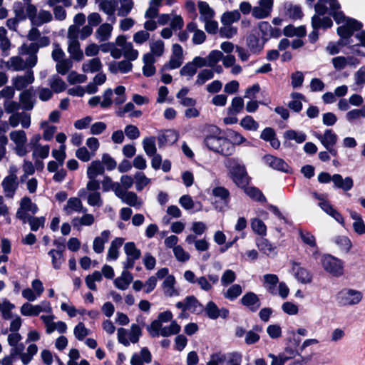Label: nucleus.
<instances>
[{"label":"nucleus","instance_id":"nucleus-28","mask_svg":"<svg viewBox=\"0 0 365 365\" xmlns=\"http://www.w3.org/2000/svg\"><path fill=\"white\" fill-rule=\"evenodd\" d=\"M152 360V356L150 351L144 347L139 354H134L130 359L131 365H143L144 363H150Z\"/></svg>","mask_w":365,"mask_h":365},{"label":"nucleus","instance_id":"nucleus-45","mask_svg":"<svg viewBox=\"0 0 365 365\" xmlns=\"http://www.w3.org/2000/svg\"><path fill=\"white\" fill-rule=\"evenodd\" d=\"M256 245L261 252L268 256L275 253V247H274L267 239L262 237L256 240Z\"/></svg>","mask_w":365,"mask_h":365},{"label":"nucleus","instance_id":"nucleus-38","mask_svg":"<svg viewBox=\"0 0 365 365\" xmlns=\"http://www.w3.org/2000/svg\"><path fill=\"white\" fill-rule=\"evenodd\" d=\"M134 6L133 0H118V6H116L117 15L118 16H127Z\"/></svg>","mask_w":365,"mask_h":365},{"label":"nucleus","instance_id":"nucleus-20","mask_svg":"<svg viewBox=\"0 0 365 365\" xmlns=\"http://www.w3.org/2000/svg\"><path fill=\"white\" fill-rule=\"evenodd\" d=\"M265 41L255 34H250L246 39V44L250 53L253 54H259L263 49Z\"/></svg>","mask_w":365,"mask_h":365},{"label":"nucleus","instance_id":"nucleus-31","mask_svg":"<svg viewBox=\"0 0 365 365\" xmlns=\"http://www.w3.org/2000/svg\"><path fill=\"white\" fill-rule=\"evenodd\" d=\"M110 232L109 230H104L101 233L100 236L94 238L93 243V249L96 253H102L104 250V245L110 237Z\"/></svg>","mask_w":365,"mask_h":365},{"label":"nucleus","instance_id":"nucleus-52","mask_svg":"<svg viewBox=\"0 0 365 365\" xmlns=\"http://www.w3.org/2000/svg\"><path fill=\"white\" fill-rule=\"evenodd\" d=\"M241 18L240 13L238 10L225 12L221 16V23L222 24L232 25L233 23L238 21Z\"/></svg>","mask_w":365,"mask_h":365},{"label":"nucleus","instance_id":"nucleus-41","mask_svg":"<svg viewBox=\"0 0 365 365\" xmlns=\"http://www.w3.org/2000/svg\"><path fill=\"white\" fill-rule=\"evenodd\" d=\"M350 217L354 220V230L359 235L365 234V224L360 214L355 211L349 212Z\"/></svg>","mask_w":365,"mask_h":365},{"label":"nucleus","instance_id":"nucleus-55","mask_svg":"<svg viewBox=\"0 0 365 365\" xmlns=\"http://www.w3.org/2000/svg\"><path fill=\"white\" fill-rule=\"evenodd\" d=\"M145 153L148 156H152L157 153V148L155 145V138L153 136L147 137L143 139L142 142Z\"/></svg>","mask_w":365,"mask_h":365},{"label":"nucleus","instance_id":"nucleus-43","mask_svg":"<svg viewBox=\"0 0 365 365\" xmlns=\"http://www.w3.org/2000/svg\"><path fill=\"white\" fill-rule=\"evenodd\" d=\"M185 309L195 314H200L203 311V306L194 296L185 297Z\"/></svg>","mask_w":365,"mask_h":365},{"label":"nucleus","instance_id":"nucleus-23","mask_svg":"<svg viewBox=\"0 0 365 365\" xmlns=\"http://www.w3.org/2000/svg\"><path fill=\"white\" fill-rule=\"evenodd\" d=\"M230 174L233 181L237 186L244 187L248 185L249 177L244 165L232 171Z\"/></svg>","mask_w":365,"mask_h":365},{"label":"nucleus","instance_id":"nucleus-32","mask_svg":"<svg viewBox=\"0 0 365 365\" xmlns=\"http://www.w3.org/2000/svg\"><path fill=\"white\" fill-rule=\"evenodd\" d=\"M123 238L116 237L110 243L108 250L107 260H116L119 256V249L123 243Z\"/></svg>","mask_w":365,"mask_h":365},{"label":"nucleus","instance_id":"nucleus-40","mask_svg":"<svg viewBox=\"0 0 365 365\" xmlns=\"http://www.w3.org/2000/svg\"><path fill=\"white\" fill-rule=\"evenodd\" d=\"M113 26L109 24H103L96 31V38L100 42L108 40L111 36Z\"/></svg>","mask_w":365,"mask_h":365},{"label":"nucleus","instance_id":"nucleus-44","mask_svg":"<svg viewBox=\"0 0 365 365\" xmlns=\"http://www.w3.org/2000/svg\"><path fill=\"white\" fill-rule=\"evenodd\" d=\"M118 6V0H103L100 4L101 9L110 16H113V21H115L114 13Z\"/></svg>","mask_w":365,"mask_h":365},{"label":"nucleus","instance_id":"nucleus-34","mask_svg":"<svg viewBox=\"0 0 365 365\" xmlns=\"http://www.w3.org/2000/svg\"><path fill=\"white\" fill-rule=\"evenodd\" d=\"M150 52L145 54H150L153 58L160 57L165 51L164 42L160 39L153 40L149 43Z\"/></svg>","mask_w":365,"mask_h":365},{"label":"nucleus","instance_id":"nucleus-25","mask_svg":"<svg viewBox=\"0 0 365 365\" xmlns=\"http://www.w3.org/2000/svg\"><path fill=\"white\" fill-rule=\"evenodd\" d=\"M332 182L334 187L341 189L344 191H349L354 186V181L351 177H346L344 179L339 174L332 175Z\"/></svg>","mask_w":365,"mask_h":365},{"label":"nucleus","instance_id":"nucleus-63","mask_svg":"<svg viewBox=\"0 0 365 365\" xmlns=\"http://www.w3.org/2000/svg\"><path fill=\"white\" fill-rule=\"evenodd\" d=\"M49 85L55 93H61L66 87L65 82L58 76H53L49 79Z\"/></svg>","mask_w":365,"mask_h":365},{"label":"nucleus","instance_id":"nucleus-30","mask_svg":"<svg viewBox=\"0 0 365 365\" xmlns=\"http://www.w3.org/2000/svg\"><path fill=\"white\" fill-rule=\"evenodd\" d=\"M81 217H76L72 219L71 224L73 227L80 230L82 226H91L95 222V217L92 214L83 212Z\"/></svg>","mask_w":365,"mask_h":365},{"label":"nucleus","instance_id":"nucleus-21","mask_svg":"<svg viewBox=\"0 0 365 365\" xmlns=\"http://www.w3.org/2000/svg\"><path fill=\"white\" fill-rule=\"evenodd\" d=\"M37 27L33 26L27 34V38L29 41H36L30 44H38L39 48L48 46L50 44V38L47 36H41V32Z\"/></svg>","mask_w":365,"mask_h":365},{"label":"nucleus","instance_id":"nucleus-22","mask_svg":"<svg viewBox=\"0 0 365 365\" xmlns=\"http://www.w3.org/2000/svg\"><path fill=\"white\" fill-rule=\"evenodd\" d=\"M292 271L298 282L302 284H308L312 281L311 273L305 268L302 267L297 262L292 263Z\"/></svg>","mask_w":365,"mask_h":365},{"label":"nucleus","instance_id":"nucleus-6","mask_svg":"<svg viewBox=\"0 0 365 365\" xmlns=\"http://www.w3.org/2000/svg\"><path fill=\"white\" fill-rule=\"evenodd\" d=\"M315 137L331 155L336 156L337 151L334 147L338 140V136L331 129H327L323 134L317 133Z\"/></svg>","mask_w":365,"mask_h":365},{"label":"nucleus","instance_id":"nucleus-35","mask_svg":"<svg viewBox=\"0 0 365 365\" xmlns=\"http://www.w3.org/2000/svg\"><path fill=\"white\" fill-rule=\"evenodd\" d=\"M133 281V276L130 272L127 270L123 271L121 275L114 280L115 286L121 290H125Z\"/></svg>","mask_w":365,"mask_h":365},{"label":"nucleus","instance_id":"nucleus-26","mask_svg":"<svg viewBox=\"0 0 365 365\" xmlns=\"http://www.w3.org/2000/svg\"><path fill=\"white\" fill-rule=\"evenodd\" d=\"M175 279L173 275H168L162 284L163 293L166 297H172L179 295V291L175 288Z\"/></svg>","mask_w":365,"mask_h":365},{"label":"nucleus","instance_id":"nucleus-11","mask_svg":"<svg viewBox=\"0 0 365 365\" xmlns=\"http://www.w3.org/2000/svg\"><path fill=\"white\" fill-rule=\"evenodd\" d=\"M1 186L5 196L9 198H12L19 187L18 178L16 173H11L9 175L5 177L2 180Z\"/></svg>","mask_w":365,"mask_h":365},{"label":"nucleus","instance_id":"nucleus-37","mask_svg":"<svg viewBox=\"0 0 365 365\" xmlns=\"http://www.w3.org/2000/svg\"><path fill=\"white\" fill-rule=\"evenodd\" d=\"M102 68V63L98 58H93L86 61L82 65V70L84 73H93L98 72Z\"/></svg>","mask_w":365,"mask_h":365},{"label":"nucleus","instance_id":"nucleus-29","mask_svg":"<svg viewBox=\"0 0 365 365\" xmlns=\"http://www.w3.org/2000/svg\"><path fill=\"white\" fill-rule=\"evenodd\" d=\"M30 5H34L31 2L29 1H16L14 4L13 11L15 16L18 17L20 20H26L29 19V14L27 11V8Z\"/></svg>","mask_w":365,"mask_h":365},{"label":"nucleus","instance_id":"nucleus-36","mask_svg":"<svg viewBox=\"0 0 365 365\" xmlns=\"http://www.w3.org/2000/svg\"><path fill=\"white\" fill-rule=\"evenodd\" d=\"M143 61L144 66L143 67V75L146 77H150L155 73V67L154 63H155V58H153L150 54H144L143 56Z\"/></svg>","mask_w":365,"mask_h":365},{"label":"nucleus","instance_id":"nucleus-51","mask_svg":"<svg viewBox=\"0 0 365 365\" xmlns=\"http://www.w3.org/2000/svg\"><path fill=\"white\" fill-rule=\"evenodd\" d=\"M179 203L185 210L195 208V211H199L202 209V205L200 202L195 203L188 195H182L179 200Z\"/></svg>","mask_w":365,"mask_h":365},{"label":"nucleus","instance_id":"nucleus-61","mask_svg":"<svg viewBox=\"0 0 365 365\" xmlns=\"http://www.w3.org/2000/svg\"><path fill=\"white\" fill-rule=\"evenodd\" d=\"M242 292V287L240 284H235L230 286L227 290L223 293L225 298L233 301L237 299Z\"/></svg>","mask_w":365,"mask_h":365},{"label":"nucleus","instance_id":"nucleus-47","mask_svg":"<svg viewBox=\"0 0 365 365\" xmlns=\"http://www.w3.org/2000/svg\"><path fill=\"white\" fill-rule=\"evenodd\" d=\"M198 8L200 14V19L202 21H208L213 18L215 12L207 2L200 1Z\"/></svg>","mask_w":365,"mask_h":365},{"label":"nucleus","instance_id":"nucleus-56","mask_svg":"<svg viewBox=\"0 0 365 365\" xmlns=\"http://www.w3.org/2000/svg\"><path fill=\"white\" fill-rule=\"evenodd\" d=\"M103 190L104 192H108L109 190H113L116 195L117 193L121 189L120 184L119 182H113L111 178L108 176H105L103 181L101 182Z\"/></svg>","mask_w":365,"mask_h":365},{"label":"nucleus","instance_id":"nucleus-3","mask_svg":"<svg viewBox=\"0 0 365 365\" xmlns=\"http://www.w3.org/2000/svg\"><path fill=\"white\" fill-rule=\"evenodd\" d=\"M362 297V293L358 290L344 289L338 292L336 300L341 306H351L359 304Z\"/></svg>","mask_w":365,"mask_h":365},{"label":"nucleus","instance_id":"nucleus-16","mask_svg":"<svg viewBox=\"0 0 365 365\" xmlns=\"http://www.w3.org/2000/svg\"><path fill=\"white\" fill-rule=\"evenodd\" d=\"M34 81V72L28 70L24 75L16 76L11 79L14 87L21 91L26 88L29 85L31 84Z\"/></svg>","mask_w":365,"mask_h":365},{"label":"nucleus","instance_id":"nucleus-5","mask_svg":"<svg viewBox=\"0 0 365 365\" xmlns=\"http://www.w3.org/2000/svg\"><path fill=\"white\" fill-rule=\"evenodd\" d=\"M9 138L15 144L14 150L17 155L20 157L25 156L28 153L26 147L27 136L23 130H13L9 133Z\"/></svg>","mask_w":365,"mask_h":365},{"label":"nucleus","instance_id":"nucleus-64","mask_svg":"<svg viewBox=\"0 0 365 365\" xmlns=\"http://www.w3.org/2000/svg\"><path fill=\"white\" fill-rule=\"evenodd\" d=\"M213 76L214 71L212 70L203 69L197 74L195 84L197 86H202L205 84L207 81L212 79Z\"/></svg>","mask_w":365,"mask_h":365},{"label":"nucleus","instance_id":"nucleus-15","mask_svg":"<svg viewBox=\"0 0 365 365\" xmlns=\"http://www.w3.org/2000/svg\"><path fill=\"white\" fill-rule=\"evenodd\" d=\"M240 303L252 312H257L261 306L259 297L252 292L245 294L240 299Z\"/></svg>","mask_w":365,"mask_h":365},{"label":"nucleus","instance_id":"nucleus-59","mask_svg":"<svg viewBox=\"0 0 365 365\" xmlns=\"http://www.w3.org/2000/svg\"><path fill=\"white\" fill-rule=\"evenodd\" d=\"M180 331V326L176 321H172L168 326L162 327L160 336L166 337L173 334H177Z\"/></svg>","mask_w":365,"mask_h":365},{"label":"nucleus","instance_id":"nucleus-49","mask_svg":"<svg viewBox=\"0 0 365 365\" xmlns=\"http://www.w3.org/2000/svg\"><path fill=\"white\" fill-rule=\"evenodd\" d=\"M332 24V21L329 17L320 18L319 16L314 15L312 19V26L315 30H318L320 28H330Z\"/></svg>","mask_w":365,"mask_h":365},{"label":"nucleus","instance_id":"nucleus-39","mask_svg":"<svg viewBox=\"0 0 365 365\" xmlns=\"http://www.w3.org/2000/svg\"><path fill=\"white\" fill-rule=\"evenodd\" d=\"M8 69L14 71H21L26 69V63L19 56L10 58L6 63Z\"/></svg>","mask_w":365,"mask_h":365},{"label":"nucleus","instance_id":"nucleus-46","mask_svg":"<svg viewBox=\"0 0 365 365\" xmlns=\"http://www.w3.org/2000/svg\"><path fill=\"white\" fill-rule=\"evenodd\" d=\"M284 138L288 140H294L297 143H302L307 140V135L302 131L291 129L284 133Z\"/></svg>","mask_w":365,"mask_h":365},{"label":"nucleus","instance_id":"nucleus-50","mask_svg":"<svg viewBox=\"0 0 365 365\" xmlns=\"http://www.w3.org/2000/svg\"><path fill=\"white\" fill-rule=\"evenodd\" d=\"M68 52L70 53L71 57L76 61H80L83 57V53L80 48L79 41H68Z\"/></svg>","mask_w":365,"mask_h":365},{"label":"nucleus","instance_id":"nucleus-9","mask_svg":"<svg viewBox=\"0 0 365 365\" xmlns=\"http://www.w3.org/2000/svg\"><path fill=\"white\" fill-rule=\"evenodd\" d=\"M39 49L38 44H26L24 43L19 48V53L21 55H28V58L24 61L26 63V68H32L37 63V56Z\"/></svg>","mask_w":365,"mask_h":365},{"label":"nucleus","instance_id":"nucleus-33","mask_svg":"<svg viewBox=\"0 0 365 365\" xmlns=\"http://www.w3.org/2000/svg\"><path fill=\"white\" fill-rule=\"evenodd\" d=\"M318 205L329 215L335 219L340 224H344V218L336 210L333 206L327 201L322 200L319 202Z\"/></svg>","mask_w":365,"mask_h":365},{"label":"nucleus","instance_id":"nucleus-60","mask_svg":"<svg viewBox=\"0 0 365 365\" xmlns=\"http://www.w3.org/2000/svg\"><path fill=\"white\" fill-rule=\"evenodd\" d=\"M20 103L22 104V107L26 110H30L34 107L32 101L31 93L29 90L23 91L19 96Z\"/></svg>","mask_w":365,"mask_h":365},{"label":"nucleus","instance_id":"nucleus-53","mask_svg":"<svg viewBox=\"0 0 365 365\" xmlns=\"http://www.w3.org/2000/svg\"><path fill=\"white\" fill-rule=\"evenodd\" d=\"M11 45V41L7 37L6 30L4 27H0V48L3 56H8Z\"/></svg>","mask_w":365,"mask_h":365},{"label":"nucleus","instance_id":"nucleus-8","mask_svg":"<svg viewBox=\"0 0 365 365\" xmlns=\"http://www.w3.org/2000/svg\"><path fill=\"white\" fill-rule=\"evenodd\" d=\"M212 195L217 198L214 202L215 208L222 211L225 207L227 206L230 202V192L224 187H216L212 190Z\"/></svg>","mask_w":365,"mask_h":365},{"label":"nucleus","instance_id":"nucleus-12","mask_svg":"<svg viewBox=\"0 0 365 365\" xmlns=\"http://www.w3.org/2000/svg\"><path fill=\"white\" fill-rule=\"evenodd\" d=\"M203 310L207 317L210 319H217L219 317L225 319L229 317L230 314L227 308L222 307L220 309L217 304L212 301L207 302L206 306L203 307Z\"/></svg>","mask_w":365,"mask_h":365},{"label":"nucleus","instance_id":"nucleus-54","mask_svg":"<svg viewBox=\"0 0 365 365\" xmlns=\"http://www.w3.org/2000/svg\"><path fill=\"white\" fill-rule=\"evenodd\" d=\"M124 252L127 255V257L131 258L133 259H138L140 257L141 252L139 249H138L133 242H127L124 245L123 247Z\"/></svg>","mask_w":365,"mask_h":365},{"label":"nucleus","instance_id":"nucleus-24","mask_svg":"<svg viewBox=\"0 0 365 365\" xmlns=\"http://www.w3.org/2000/svg\"><path fill=\"white\" fill-rule=\"evenodd\" d=\"M186 30L188 32L193 33V36L192 38V42L195 45H200L205 42L206 40V34L205 33L197 29V26L195 22H190L186 26Z\"/></svg>","mask_w":365,"mask_h":365},{"label":"nucleus","instance_id":"nucleus-17","mask_svg":"<svg viewBox=\"0 0 365 365\" xmlns=\"http://www.w3.org/2000/svg\"><path fill=\"white\" fill-rule=\"evenodd\" d=\"M20 123L24 128H29L31 125L30 114L17 111L9 118V123L12 128H16Z\"/></svg>","mask_w":365,"mask_h":365},{"label":"nucleus","instance_id":"nucleus-27","mask_svg":"<svg viewBox=\"0 0 365 365\" xmlns=\"http://www.w3.org/2000/svg\"><path fill=\"white\" fill-rule=\"evenodd\" d=\"M279 283V278L276 274H266L263 276V286L265 289L272 295L277 294L276 287Z\"/></svg>","mask_w":365,"mask_h":365},{"label":"nucleus","instance_id":"nucleus-19","mask_svg":"<svg viewBox=\"0 0 365 365\" xmlns=\"http://www.w3.org/2000/svg\"><path fill=\"white\" fill-rule=\"evenodd\" d=\"M264 163L270 168L284 173L289 172V166L282 159L273 156L272 155H266L263 158Z\"/></svg>","mask_w":365,"mask_h":365},{"label":"nucleus","instance_id":"nucleus-1","mask_svg":"<svg viewBox=\"0 0 365 365\" xmlns=\"http://www.w3.org/2000/svg\"><path fill=\"white\" fill-rule=\"evenodd\" d=\"M212 134L207 135L204 139V143L210 150L225 156L231 155L235 151V146L230 140L220 136V130L216 126H211Z\"/></svg>","mask_w":365,"mask_h":365},{"label":"nucleus","instance_id":"nucleus-48","mask_svg":"<svg viewBox=\"0 0 365 365\" xmlns=\"http://www.w3.org/2000/svg\"><path fill=\"white\" fill-rule=\"evenodd\" d=\"M48 255L51 258L53 267L56 269H59L62 264L65 262L63 250H51Z\"/></svg>","mask_w":365,"mask_h":365},{"label":"nucleus","instance_id":"nucleus-42","mask_svg":"<svg viewBox=\"0 0 365 365\" xmlns=\"http://www.w3.org/2000/svg\"><path fill=\"white\" fill-rule=\"evenodd\" d=\"M104 167L99 160L93 161L87 169L88 178H96L104 173Z\"/></svg>","mask_w":365,"mask_h":365},{"label":"nucleus","instance_id":"nucleus-57","mask_svg":"<svg viewBox=\"0 0 365 365\" xmlns=\"http://www.w3.org/2000/svg\"><path fill=\"white\" fill-rule=\"evenodd\" d=\"M244 101L241 97H235L231 102V105L227 108L230 115H237L240 113L244 108Z\"/></svg>","mask_w":365,"mask_h":365},{"label":"nucleus","instance_id":"nucleus-4","mask_svg":"<svg viewBox=\"0 0 365 365\" xmlns=\"http://www.w3.org/2000/svg\"><path fill=\"white\" fill-rule=\"evenodd\" d=\"M322 264L326 272L334 277H339L344 272V263L338 258L325 255L322 258Z\"/></svg>","mask_w":365,"mask_h":365},{"label":"nucleus","instance_id":"nucleus-62","mask_svg":"<svg viewBox=\"0 0 365 365\" xmlns=\"http://www.w3.org/2000/svg\"><path fill=\"white\" fill-rule=\"evenodd\" d=\"M291 98L292 100L288 104L289 108L295 112H299L302 108L301 100L304 98V96L299 93H292Z\"/></svg>","mask_w":365,"mask_h":365},{"label":"nucleus","instance_id":"nucleus-18","mask_svg":"<svg viewBox=\"0 0 365 365\" xmlns=\"http://www.w3.org/2000/svg\"><path fill=\"white\" fill-rule=\"evenodd\" d=\"M63 212L67 215H71L73 212H86L87 209L83 205V203L79 197H70L63 208Z\"/></svg>","mask_w":365,"mask_h":365},{"label":"nucleus","instance_id":"nucleus-13","mask_svg":"<svg viewBox=\"0 0 365 365\" xmlns=\"http://www.w3.org/2000/svg\"><path fill=\"white\" fill-rule=\"evenodd\" d=\"M116 196L120 198L123 202L135 208H140L143 204V200L140 199L134 192L125 191L122 187L117 193Z\"/></svg>","mask_w":365,"mask_h":365},{"label":"nucleus","instance_id":"nucleus-7","mask_svg":"<svg viewBox=\"0 0 365 365\" xmlns=\"http://www.w3.org/2000/svg\"><path fill=\"white\" fill-rule=\"evenodd\" d=\"M41 312L52 313V307L47 301H43L40 304L33 305L30 303H24L21 307V313L24 316H37Z\"/></svg>","mask_w":365,"mask_h":365},{"label":"nucleus","instance_id":"nucleus-58","mask_svg":"<svg viewBox=\"0 0 365 365\" xmlns=\"http://www.w3.org/2000/svg\"><path fill=\"white\" fill-rule=\"evenodd\" d=\"M15 307L14 304H11L8 299H3L0 302V312L3 319L7 320L10 319L12 317L11 310Z\"/></svg>","mask_w":365,"mask_h":365},{"label":"nucleus","instance_id":"nucleus-10","mask_svg":"<svg viewBox=\"0 0 365 365\" xmlns=\"http://www.w3.org/2000/svg\"><path fill=\"white\" fill-rule=\"evenodd\" d=\"M362 24L354 19H348L344 25L338 27L337 34L341 38L349 39L354 31L361 29Z\"/></svg>","mask_w":365,"mask_h":365},{"label":"nucleus","instance_id":"nucleus-2","mask_svg":"<svg viewBox=\"0 0 365 365\" xmlns=\"http://www.w3.org/2000/svg\"><path fill=\"white\" fill-rule=\"evenodd\" d=\"M27 9L29 19L32 26H41L44 24L51 22L53 19L50 11L40 9L38 12L37 7L35 5H30Z\"/></svg>","mask_w":365,"mask_h":365},{"label":"nucleus","instance_id":"nucleus-14","mask_svg":"<svg viewBox=\"0 0 365 365\" xmlns=\"http://www.w3.org/2000/svg\"><path fill=\"white\" fill-rule=\"evenodd\" d=\"M273 6V0H259V5L253 7L252 16L258 19L269 16Z\"/></svg>","mask_w":365,"mask_h":365}]
</instances>
